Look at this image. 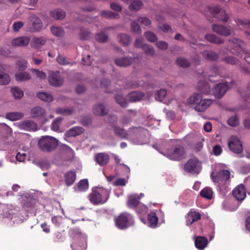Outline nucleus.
I'll return each instance as SVG.
<instances>
[{
	"label": "nucleus",
	"mask_w": 250,
	"mask_h": 250,
	"mask_svg": "<svg viewBox=\"0 0 250 250\" xmlns=\"http://www.w3.org/2000/svg\"><path fill=\"white\" fill-rule=\"evenodd\" d=\"M136 211L138 213L146 214L147 212V207L142 204L139 203L136 208Z\"/></svg>",
	"instance_id": "69168bd1"
},
{
	"label": "nucleus",
	"mask_w": 250,
	"mask_h": 250,
	"mask_svg": "<svg viewBox=\"0 0 250 250\" xmlns=\"http://www.w3.org/2000/svg\"><path fill=\"white\" fill-rule=\"evenodd\" d=\"M144 96V93L140 91H133L129 93L127 95L129 100L131 102L140 101Z\"/></svg>",
	"instance_id": "cd10ccee"
},
{
	"label": "nucleus",
	"mask_w": 250,
	"mask_h": 250,
	"mask_svg": "<svg viewBox=\"0 0 250 250\" xmlns=\"http://www.w3.org/2000/svg\"><path fill=\"white\" fill-rule=\"evenodd\" d=\"M184 169L188 172L198 174L201 169V166L198 160L193 158L188 160L185 164Z\"/></svg>",
	"instance_id": "6e6552de"
},
{
	"label": "nucleus",
	"mask_w": 250,
	"mask_h": 250,
	"mask_svg": "<svg viewBox=\"0 0 250 250\" xmlns=\"http://www.w3.org/2000/svg\"><path fill=\"white\" fill-rule=\"evenodd\" d=\"M115 100L116 102L122 107L125 108L128 105L126 100L122 94H116L115 96Z\"/></svg>",
	"instance_id": "4c0bfd02"
},
{
	"label": "nucleus",
	"mask_w": 250,
	"mask_h": 250,
	"mask_svg": "<svg viewBox=\"0 0 250 250\" xmlns=\"http://www.w3.org/2000/svg\"><path fill=\"white\" fill-rule=\"evenodd\" d=\"M201 218V214L196 211H190L186 215V224L190 225L193 222L200 220Z\"/></svg>",
	"instance_id": "4be33fe9"
},
{
	"label": "nucleus",
	"mask_w": 250,
	"mask_h": 250,
	"mask_svg": "<svg viewBox=\"0 0 250 250\" xmlns=\"http://www.w3.org/2000/svg\"><path fill=\"white\" fill-rule=\"evenodd\" d=\"M93 111L96 115L104 116L107 113L108 110L103 104H99L94 106Z\"/></svg>",
	"instance_id": "c756f323"
},
{
	"label": "nucleus",
	"mask_w": 250,
	"mask_h": 250,
	"mask_svg": "<svg viewBox=\"0 0 250 250\" xmlns=\"http://www.w3.org/2000/svg\"><path fill=\"white\" fill-rule=\"evenodd\" d=\"M204 58L206 59L215 61L219 58V55L213 51H204L202 52Z\"/></svg>",
	"instance_id": "f704fd0d"
},
{
	"label": "nucleus",
	"mask_w": 250,
	"mask_h": 250,
	"mask_svg": "<svg viewBox=\"0 0 250 250\" xmlns=\"http://www.w3.org/2000/svg\"><path fill=\"white\" fill-rule=\"evenodd\" d=\"M30 38L27 36H21L13 39L11 44L15 47H24L28 45Z\"/></svg>",
	"instance_id": "f3484780"
},
{
	"label": "nucleus",
	"mask_w": 250,
	"mask_h": 250,
	"mask_svg": "<svg viewBox=\"0 0 250 250\" xmlns=\"http://www.w3.org/2000/svg\"><path fill=\"white\" fill-rule=\"evenodd\" d=\"M30 71L33 73H35L36 77L40 79L44 80L46 78V74L43 71L33 68L31 69Z\"/></svg>",
	"instance_id": "680f3d73"
},
{
	"label": "nucleus",
	"mask_w": 250,
	"mask_h": 250,
	"mask_svg": "<svg viewBox=\"0 0 250 250\" xmlns=\"http://www.w3.org/2000/svg\"><path fill=\"white\" fill-rule=\"evenodd\" d=\"M176 63L181 67H187L190 66L189 62L183 57H178L176 60Z\"/></svg>",
	"instance_id": "09e8293b"
},
{
	"label": "nucleus",
	"mask_w": 250,
	"mask_h": 250,
	"mask_svg": "<svg viewBox=\"0 0 250 250\" xmlns=\"http://www.w3.org/2000/svg\"><path fill=\"white\" fill-rule=\"evenodd\" d=\"M136 115L137 111L136 110L129 109L127 111L126 113L120 119V123L123 126H127Z\"/></svg>",
	"instance_id": "4468645a"
},
{
	"label": "nucleus",
	"mask_w": 250,
	"mask_h": 250,
	"mask_svg": "<svg viewBox=\"0 0 250 250\" xmlns=\"http://www.w3.org/2000/svg\"><path fill=\"white\" fill-rule=\"evenodd\" d=\"M46 115L45 110L40 106H37L34 107L31 109V115L32 118L37 119H44L45 121L46 120L45 119Z\"/></svg>",
	"instance_id": "6ab92c4d"
},
{
	"label": "nucleus",
	"mask_w": 250,
	"mask_h": 250,
	"mask_svg": "<svg viewBox=\"0 0 250 250\" xmlns=\"http://www.w3.org/2000/svg\"><path fill=\"white\" fill-rule=\"evenodd\" d=\"M76 179V173L73 170H69L64 175V180L66 185L69 187L72 185Z\"/></svg>",
	"instance_id": "aec40b11"
},
{
	"label": "nucleus",
	"mask_w": 250,
	"mask_h": 250,
	"mask_svg": "<svg viewBox=\"0 0 250 250\" xmlns=\"http://www.w3.org/2000/svg\"><path fill=\"white\" fill-rule=\"evenodd\" d=\"M18 127L22 130L35 131L37 128V124L32 121H24L18 123Z\"/></svg>",
	"instance_id": "a211bd4d"
},
{
	"label": "nucleus",
	"mask_w": 250,
	"mask_h": 250,
	"mask_svg": "<svg viewBox=\"0 0 250 250\" xmlns=\"http://www.w3.org/2000/svg\"><path fill=\"white\" fill-rule=\"evenodd\" d=\"M101 16L106 19H118L120 18V16L118 14L114 13L111 11H103L101 13Z\"/></svg>",
	"instance_id": "58836bf2"
},
{
	"label": "nucleus",
	"mask_w": 250,
	"mask_h": 250,
	"mask_svg": "<svg viewBox=\"0 0 250 250\" xmlns=\"http://www.w3.org/2000/svg\"><path fill=\"white\" fill-rule=\"evenodd\" d=\"M38 98L41 100L47 102H50L53 101V96L46 92H39L37 95Z\"/></svg>",
	"instance_id": "49530a36"
},
{
	"label": "nucleus",
	"mask_w": 250,
	"mask_h": 250,
	"mask_svg": "<svg viewBox=\"0 0 250 250\" xmlns=\"http://www.w3.org/2000/svg\"><path fill=\"white\" fill-rule=\"evenodd\" d=\"M112 127L114 134L116 136L123 139H127L129 135L134 133L138 128L137 127H132L126 131L124 128L121 127L116 125H113Z\"/></svg>",
	"instance_id": "9d476101"
},
{
	"label": "nucleus",
	"mask_w": 250,
	"mask_h": 250,
	"mask_svg": "<svg viewBox=\"0 0 250 250\" xmlns=\"http://www.w3.org/2000/svg\"><path fill=\"white\" fill-rule=\"evenodd\" d=\"M88 188V182L87 179H82L80 180L77 185L76 190L82 192L84 191Z\"/></svg>",
	"instance_id": "c9c22d12"
},
{
	"label": "nucleus",
	"mask_w": 250,
	"mask_h": 250,
	"mask_svg": "<svg viewBox=\"0 0 250 250\" xmlns=\"http://www.w3.org/2000/svg\"><path fill=\"white\" fill-rule=\"evenodd\" d=\"M140 197L137 194L130 195L128 196V201L127 205L129 208H135L137 207L139 204Z\"/></svg>",
	"instance_id": "b1692460"
},
{
	"label": "nucleus",
	"mask_w": 250,
	"mask_h": 250,
	"mask_svg": "<svg viewBox=\"0 0 250 250\" xmlns=\"http://www.w3.org/2000/svg\"><path fill=\"white\" fill-rule=\"evenodd\" d=\"M210 12L212 15L214 17L216 18L219 21L226 22L229 20V17L226 14V11L220 8L219 7L210 8Z\"/></svg>",
	"instance_id": "f8f14e48"
},
{
	"label": "nucleus",
	"mask_w": 250,
	"mask_h": 250,
	"mask_svg": "<svg viewBox=\"0 0 250 250\" xmlns=\"http://www.w3.org/2000/svg\"><path fill=\"white\" fill-rule=\"evenodd\" d=\"M51 30L52 33L57 37H62L64 33L63 29L60 27L52 26L51 28Z\"/></svg>",
	"instance_id": "4d7b16f0"
},
{
	"label": "nucleus",
	"mask_w": 250,
	"mask_h": 250,
	"mask_svg": "<svg viewBox=\"0 0 250 250\" xmlns=\"http://www.w3.org/2000/svg\"><path fill=\"white\" fill-rule=\"evenodd\" d=\"M117 39L119 43L123 46H127L131 42L130 37L125 33L119 34Z\"/></svg>",
	"instance_id": "2f4dec72"
},
{
	"label": "nucleus",
	"mask_w": 250,
	"mask_h": 250,
	"mask_svg": "<svg viewBox=\"0 0 250 250\" xmlns=\"http://www.w3.org/2000/svg\"><path fill=\"white\" fill-rule=\"evenodd\" d=\"M46 38L43 37H35L32 39L31 45L35 48H40L46 42Z\"/></svg>",
	"instance_id": "a878e982"
},
{
	"label": "nucleus",
	"mask_w": 250,
	"mask_h": 250,
	"mask_svg": "<svg viewBox=\"0 0 250 250\" xmlns=\"http://www.w3.org/2000/svg\"><path fill=\"white\" fill-rule=\"evenodd\" d=\"M50 14L52 17L56 20H61L65 17V13L60 9L53 10L50 12Z\"/></svg>",
	"instance_id": "e433bc0d"
},
{
	"label": "nucleus",
	"mask_w": 250,
	"mask_h": 250,
	"mask_svg": "<svg viewBox=\"0 0 250 250\" xmlns=\"http://www.w3.org/2000/svg\"><path fill=\"white\" fill-rule=\"evenodd\" d=\"M167 95V91L165 89H161L155 93V98L156 100L162 102L164 100Z\"/></svg>",
	"instance_id": "603ef678"
},
{
	"label": "nucleus",
	"mask_w": 250,
	"mask_h": 250,
	"mask_svg": "<svg viewBox=\"0 0 250 250\" xmlns=\"http://www.w3.org/2000/svg\"><path fill=\"white\" fill-rule=\"evenodd\" d=\"M145 37L146 38L148 41L154 42L157 40L156 35L151 31H146L144 33Z\"/></svg>",
	"instance_id": "6e6d98bb"
},
{
	"label": "nucleus",
	"mask_w": 250,
	"mask_h": 250,
	"mask_svg": "<svg viewBox=\"0 0 250 250\" xmlns=\"http://www.w3.org/2000/svg\"><path fill=\"white\" fill-rule=\"evenodd\" d=\"M131 30L135 33L140 34L142 32L139 24L135 21H133L131 23Z\"/></svg>",
	"instance_id": "864d4df0"
},
{
	"label": "nucleus",
	"mask_w": 250,
	"mask_h": 250,
	"mask_svg": "<svg viewBox=\"0 0 250 250\" xmlns=\"http://www.w3.org/2000/svg\"><path fill=\"white\" fill-rule=\"evenodd\" d=\"M15 78L17 81L23 82L30 79L31 76L27 72H19L15 74Z\"/></svg>",
	"instance_id": "72a5a7b5"
},
{
	"label": "nucleus",
	"mask_w": 250,
	"mask_h": 250,
	"mask_svg": "<svg viewBox=\"0 0 250 250\" xmlns=\"http://www.w3.org/2000/svg\"><path fill=\"white\" fill-rule=\"evenodd\" d=\"M212 29L213 32L221 36L228 37L231 34L230 29L222 25L214 24L212 25Z\"/></svg>",
	"instance_id": "dca6fc26"
},
{
	"label": "nucleus",
	"mask_w": 250,
	"mask_h": 250,
	"mask_svg": "<svg viewBox=\"0 0 250 250\" xmlns=\"http://www.w3.org/2000/svg\"><path fill=\"white\" fill-rule=\"evenodd\" d=\"M210 74L208 75V78L212 81L211 77L216 76L220 74L219 68L217 66H212L210 70Z\"/></svg>",
	"instance_id": "e2e57ef3"
},
{
	"label": "nucleus",
	"mask_w": 250,
	"mask_h": 250,
	"mask_svg": "<svg viewBox=\"0 0 250 250\" xmlns=\"http://www.w3.org/2000/svg\"><path fill=\"white\" fill-rule=\"evenodd\" d=\"M185 150L183 146H178L167 150L165 156L171 160L179 161L184 157Z\"/></svg>",
	"instance_id": "0eeeda50"
},
{
	"label": "nucleus",
	"mask_w": 250,
	"mask_h": 250,
	"mask_svg": "<svg viewBox=\"0 0 250 250\" xmlns=\"http://www.w3.org/2000/svg\"><path fill=\"white\" fill-rule=\"evenodd\" d=\"M228 146L230 150L234 153H239L243 151L242 143L237 137H231L229 140Z\"/></svg>",
	"instance_id": "9b49d317"
},
{
	"label": "nucleus",
	"mask_w": 250,
	"mask_h": 250,
	"mask_svg": "<svg viewBox=\"0 0 250 250\" xmlns=\"http://www.w3.org/2000/svg\"><path fill=\"white\" fill-rule=\"evenodd\" d=\"M23 115L22 112H13L6 113L5 117L6 119L12 121H14L20 120L23 117Z\"/></svg>",
	"instance_id": "473e14b6"
},
{
	"label": "nucleus",
	"mask_w": 250,
	"mask_h": 250,
	"mask_svg": "<svg viewBox=\"0 0 250 250\" xmlns=\"http://www.w3.org/2000/svg\"><path fill=\"white\" fill-rule=\"evenodd\" d=\"M230 176L229 171L228 170H222L215 177V181L218 183L220 189L221 190H227L228 187L226 183L229 180Z\"/></svg>",
	"instance_id": "423d86ee"
},
{
	"label": "nucleus",
	"mask_w": 250,
	"mask_h": 250,
	"mask_svg": "<svg viewBox=\"0 0 250 250\" xmlns=\"http://www.w3.org/2000/svg\"><path fill=\"white\" fill-rule=\"evenodd\" d=\"M84 129L82 127L75 126L68 130L65 133L67 137H75L82 134Z\"/></svg>",
	"instance_id": "bb28decb"
},
{
	"label": "nucleus",
	"mask_w": 250,
	"mask_h": 250,
	"mask_svg": "<svg viewBox=\"0 0 250 250\" xmlns=\"http://www.w3.org/2000/svg\"><path fill=\"white\" fill-rule=\"evenodd\" d=\"M200 195L202 197L207 199H211L212 197V190L209 187H206L200 192Z\"/></svg>",
	"instance_id": "a19ab883"
},
{
	"label": "nucleus",
	"mask_w": 250,
	"mask_h": 250,
	"mask_svg": "<svg viewBox=\"0 0 250 250\" xmlns=\"http://www.w3.org/2000/svg\"><path fill=\"white\" fill-rule=\"evenodd\" d=\"M236 22L238 25H242L246 27H249L250 26V20H249L237 19L236 20Z\"/></svg>",
	"instance_id": "338daca9"
},
{
	"label": "nucleus",
	"mask_w": 250,
	"mask_h": 250,
	"mask_svg": "<svg viewBox=\"0 0 250 250\" xmlns=\"http://www.w3.org/2000/svg\"><path fill=\"white\" fill-rule=\"evenodd\" d=\"M110 194V190L103 188H97L93 189L89 195L90 201L94 205L105 203Z\"/></svg>",
	"instance_id": "f03ea898"
},
{
	"label": "nucleus",
	"mask_w": 250,
	"mask_h": 250,
	"mask_svg": "<svg viewBox=\"0 0 250 250\" xmlns=\"http://www.w3.org/2000/svg\"><path fill=\"white\" fill-rule=\"evenodd\" d=\"M233 196L239 201H242L246 197V190L243 184L239 185L233 190Z\"/></svg>",
	"instance_id": "2eb2a0df"
},
{
	"label": "nucleus",
	"mask_w": 250,
	"mask_h": 250,
	"mask_svg": "<svg viewBox=\"0 0 250 250\" xmlns=\"http://www.w3.org/2000/svg\"><path fill=\"white\" fill-rule=\"evenodd\" d=\"M95 159L99 165L103 166L108 163L109 156L105 153H100L95 155Z\"/></svg>",
	"instance_id": "5701e85b"
},
{
	"label": "nucleus",
	"mask_w": 250,
	"mask_h": 250,
	"mask_svg": "<svg viewBox=\"0 0 250 250\" xmlns=\"http://www.w3.org/2000/svg\"><path fill=\"white\" fill-rule=\"evenodd\" d=\"M13 95L16 99L21 98L23 95V92L22 90L18 87H14L11 89Z\"/></svg>",
	"instance_id": "bf43d9fd"
},
{
	"label": "nucleus",
	"mask_w": 250,
	"mask_h": 250,
	"mask_svg": "<svg viewBox=\"0 0 250 250\" xmlns=\"http://www.w3.org/2000/svg\"><path fill=\"white\" fill-rule=\"evenodd\" d=\"M229 125L231 126H236L239 124V119L237 116H234L229 118L228 120Z\"/></svg>",
	"instance_id": "0e129e2a"
},
{
	"label": "nucleus",
	"mask_w": 250,
	"mask_h": 250,
	"mask_svg": "<svg viewBox=\"0 0 250 250\" xmlns=\"http://www.w3.org/2000/svg\"><path fill=\"white\" fill-rule=\"evenodd\" d=\"M199 89L201 92L205 94H208L210 92V86L207 82H203L198 84Z\"/></svg>",
	"instance_id": "a18cd8bd"
},
{
	"label": "nucleus",
	"mask_w": 250,
	"mask_h": 250,
	"mask_svg": "<svg viewBox=\"0 0 250 250\" xmlns=\"http://www.w3.org/2000/svg\"><path fill=\"white\" fill-rule=\"evenodd\" d=\"M30 20L34 30L39 31L42 28V23L40 19L35 16H31L30 17Z\"/></svg>",
	"instance_id": "c85d7f7f"
},
{
	"label": "nucleus",
	"mask_w": 250,
	"mask_h": 250,
	"mask_svg": "<svg viewBox=\"0 0 250 250\" xmlns=\"http://www.w3.org/2000/svg\"><path fill=\"white\" fill-rule=\"evenodd\" d=\"M74 109L73 108H58L56 109V112L58 115L67 116L71 115L74 112Z\"/></svg>",
	"instance_id": "79ce46f5"
},
{
	"label": "nucleus",
	"mask_w": 250,
	"mask_h": 250,
	"mask_svg": "<svg viewBox=\"0 0 250 250\" xmlns=\"http://www.w3.org/2000/svg\"><path fill=\"white\" fill-rule=\"evenodd\" d=\"M135 58L122 57L115 60V64L120 67H126L131 65L135 60Z\"/></svg>",
	"instance_id": "412c9836"
},
{
	"label": "nucleus",
	"mask_w": 250,
	"mask_h": 250,
	"mask_svg": "<svg viewBox=\"0 0 250 250\" xmlns=\"http://www.w3.org/2000/svg\"><path fill=\"white\" fill-rule=\"evenodd\" d=\"M144 82L142 80L134 81L133 82H128L126 87L129 88H135L144 85Z\"/></svg>",
	"instance_id": "3c124183"
},
{
	"label": "nucleus",
	"mask_w": 250,
	"mask_h": 250,
	"mask_svg": "<svg viewBox=\"0 0 250 250\" xmlns=\"http://www.w3.org/2000/svg\"><path fill=\"white\" fill-rule=\"evenodd\" d=\"M115 223L119 229H125L134 224L133 217L127 212H123L116 219Z\"/></svg>",
	"instance_id": "39448f33"
},
{
	"label": "nucleus",
	"mask_w": 250,
	"mask_h": 250,
	"mask_svg": "<svg viewBox=\"0 0 250 250\" xmlns=\"http://www.w3.org/2000/svg\"><path fill=\"white\" fill-rule=\"evenodd\" d=\"M213 101L209 99H203L201 94L194 93L188 100L189 104H195V109L199 112L205 111L212 104Z\"/></svg>",
	"instance_id": "f257e3e1"
},
{
	"label": "nucleus",
	"mask_w": 250,
	"mask_h": 250,
	"mask_svg": "<svg viewBox=\"0 0 250 250\" xmlns=\"http://www.w3.org/2000/svg\"><path fill=\"white\" fill-rule=\"evenodd\" d=\"M205 39L211 43L217 44H221L224 43V40L222 38L218 37L214 34H209L205 36Z\"/></svg>",
	"instance_id": "7c9ffc66"
},
{
	"label": "nucleus",
	"mask_w": 250,
	"mask_h": 250,
	"mask_svg": "<svg viewBox=\"0 0 250 250\" xmlns=\"http://www.w3.org/2000/svg\"><path fill=\"white\" fill-rule=\"evenodd\" d=\"M58 140L51 136L42 137L38 142L40 148L43 151L51 152L58 146Z\"/></svg>",
	"instance_id": "20e7f679"
},
{
	"label": "nucleus",
	"mask_w": 250,
	"mask_h": 250,
	"mask_svg": "<svg viewBox=\"0 0 250 250\" xmlns=\"http://www.w3.org/2000/svg\"><path fill=\"white\" fill-rule=\"evenodd\" d=\"M10 78L9 76L4 72H0V84L6 85L9 83Z\"/></svg>",
	"instance_id": "8fccbe9b"
},
{
	"label": "nucleus",
	"mask_w": 250,
	"mask_h": 250,
	"mask_svg": "<svg viewBox=\"0 0 250 250\" xmlns=\"http://www.w3.org/2000/svg\"><path fill=\"white\" fill-rule=\"evenodd\" d=\"M229 47H232L236 51V52L231 51L232 53L236 54L240 57H242L241 53L244 54L246 55L244 58L245 60L250 64V54L245 49L246 45L245 43L243 41L234 38L229 39Z\"/></svg>",
	"instance_id": "7ed1b4c3"
},
{
	"label": "nucleus",
	"mask_w": 250,
	"mask_h": 250,
	"mask_svg": "<svg viewBox=\"0 0 250 250\" xmlns=\"http://www.w3.org/2000/svg\"><path fill=\"white\" fill-rule=\"evenodd\" d=\"M142 49L146 55L153 56L155 54L154 48L150 45L144 44L142 46Z\"/></svg>",
	"instance_id": "37998d69"
},
{
	"label": "nucleus",
	"mask_w": 250,
	"mask_h": 250,
	"mask_svg": "<svg viewBox=\"0 0 250 250\" xmlns=\"http://www.w3.org/2000/svg\"><path fill=\"white\" fill-rule=\"evenodd\" d=\"M138 21L140 23L142 26H148L151 24V20L145 17H139L138 19Z\"/></svg>",
	"instance_id": "052dcab7"
},
{
	"label": "nucleus",
	"mask_w": 250,
	"mask_h": 250,
	"mask_svg": "<svg viewBox=\"0 0 250 250\" xmlns=\"http://www.w3.org/2000/svg\"><path fill=\"white\" fill-rule=\"evenodd\" d=\"M95 39L96 41H97L98 42L102 43H104L107 42L108 37L105 32H101L99 33H97L96 35Z\"/></svg>",
	"instance_id": "de8ad7c7"
},
{
	"label": "nucleus",
	"mask_w": 250,
	"mask_h": 250,
	"mask_svg": "<svg viewBox=\"0 0 250 250\" xmlns=\"http://www.w3.org/2000/svg\"><path fill=\"white\" fill-rule=\"evenodd\" d=\"M222 59L223 61L232 65L236 64L238 63V60L232 56H225L222 57Z\"/></svg>",
	"instance_id": "13d9d810"
},
{
	"label": "nucleus",
	"mask_w": 250,
	"mask_h": 250,
	"mask_svg": "<svg viewBox=\"0 0 250 250\" xmlns=\"http://www.w3.org/2000/svg\"><path fill=\"white\" fill-rule=\"evenodd\" d=\"M57 62L61 65H67L69 62L66 60L65 57L61 54H59L57 58Z\"/></svg>",
	"instance_id": "774afa93"
},
{
	"label": "nucleus",
	"mask_w": 250,
	"mask_h": 250,
	"mask_svg": "<svg viewBox=\"0 0 250 250\" xmlns=\"http://www.w3.org/2000/svg\"><path fill=\"white\" fill-rule=\"evenodd\" d=\"M149 226L151 227L154 228L158 223V217L154 212H151L148 215L147 217Z\"/></svg>",
	"instance_id": "ea45409f"
},
{
	"label": "nucleus",
	"mask_w": 250,
	"mask_h": 250,
	"mask_svg": "<svg viewBox=\"0 0 250 250\" xmlns=\"http://www.w3.org/2000/svg\"><path fill=\"white\" fill-rule=\"evenodd\" d=\"M62 120L61 117H58L54 120L51 125V128L54 131H58L59 129V126Z\"/></svg>",
	"instance_id": "5fc2aeb1"
},
{
	"label": "nucleus",
	"mask_w": 250,
	"mask_h": 250,
	"mask_svg": "<svg viewBox=\"0 0 250 250\" xmlns=\"http://www.w3.org/2000/svg\"><path fill=\"white\" fill-rule=\"evenodd\" d=\"M232 84V82L230 83L228 82L217 83L213 87V93L216 97L221 98Z\"/></svg>",
	"instance_id": "1a4fd4ad"
},
{
	"label": "nucleus",
	"mask_w": 250,
	"mask_h": 250,
	"mask_svg": "<svg viewBox=\"0 0 250 250\" xmlns=\"http://www.w3.org/2000/svg\"><path fill=\"white\" fill-rule=\"evenodd\" d=\"M49 83L55 87L61 86L63 83V79L59 72H52L48 77Z\"/></svg>",
	"instance_id": "ddd939ff"
},
{
	"label": "nucleus",
	"mask_w": 250,
	"mask_h": 250,
	"mask_svg": "<svg viewBox=\"0 0 250 250\" xmlns=\"http://www.w3.org/2000/svg\"><path fill=\"white\" fill-rule=\"evenodd\" d=\"M208 243V239L204 236H198L195 240V245L196 247L200 250H204Z\"/></svg>",
	"instance_id": "393cba45"
},
{
	"label": "nucleus",
	"mask_w": 250,
	"mask_h": 250,
	"mask_svg": "<svg viewBox=\"0 0 250 250\" xmlns=\"http://www.w3.org/2000/svg\"><path fill=\"white\" fill-rule=\"evenodd\" d=\"M143 5L142 2L140 0H134L129 6V8L131 11H138L140 9Z\"/></svg>",
	"instance_id": "c03bdc74"
}]
</instances>
